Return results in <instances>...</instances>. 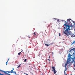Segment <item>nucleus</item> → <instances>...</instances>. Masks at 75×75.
<instances>
[{
    "mask_svg": "<svg viewBox=\"0 0 75 75\" xmlns=\"http://www.w3.org/2000/svg\"><path fill=\"white\" fill-rule=\"evenodd\" d=\"M64 26H66L65 28V27H64L63 30V33L67 36L68 37H69V35L71 36V37H75V35L74 34L71 35L70 34V32H69V30H70V27L71 26H69V25H66V24L64 25ZM64 30H65V31Z\"/></svg>",
    "mask_w": 75,
    "mask_h": 75,
    "instance_id": "1",
    "label": "nucleus"
},
{
    "mask_svg": "<svg viewBox=\"0 0 75 75\" xmlns=\"http://www.w3.org/2000/svg\"><path fill=\"white\" fill-rule=\"evenodd\" d=\"M61 21H65L66 23L64 24H66V25H69V26H72V23L71 22H70V20L69 19L67 20V21H65L64 20H62Z\"/></svg>",
    "mask_w": 75,
    "mask_h": 75,
    "instance_id": "2",
    "label": "nucleus"
},
{
    "mask_svg": "<svg viewBox=\"0 0 75 75\" xmlns=\"http://www.w3.org/2000/svg\"><path fill=\"white\" fill-rule=\"evenodd\" d=\"M51 67L52 69V71L54 72V74H56V72H57V71L55 70V67L52 66Z\"/></svg>",
    "mask_w": 75,
    "mask_h": 75,
    "instance_id": "3",
    "label": "nucleus"
},
{
    "mask_svg": "<svg viewBox=\"0 0 75 75\" xmlns=\"http://www.w3.org/2000/svg\"><path fill=\"white\" fill-rule=\"evenodd\" d=\"M71 54L69 53V54L68 55V59H67V61H69V62L70 61H71V59L70 58H71Z\"/></svg>",
    "mask_w": 75,
    "mask_h": 75,
    "instance_id": "4",
    "label": "nucleus"
},
{
    "mask_svg": "<svg viewBox=\"0 0 75 75\" xmlns=\"http://www.w3.org/2000/svg\"><path fill=\"white\" fill-rule=\"evenodd\" d=\"M8 73H11V74L12 73H13V74H16V72L15 71H7Z\"/></svg>",
    "mask_w": 75,
    "mask_h": 75,
    "instance_id": "5",
    "label": "nucleus"
},
{
    "mask_svg": "<svg viewBox=\"0 0 75 75\" xmlns=\"http://www.w3.org/2000/svg\"><path fill=\"white\" fill-rule=\"evenodd\" d=\"M1 72H4V73H5V74H6V72H7V71H3V70H1Z\"/></svg>",
    "mask_w": 75,
    "mask_h": 75,
    "instance_id": "6",
    "label": "nucleus"
},
{
    "mask_svg": "<svg viewBox=\"0 0 75 75\" xmlns=\"http://www.w3.org/2000/svg\"><path fill=\"white\" fill-rule=\"evenodd\" d=\"M54 20H57V22L59 23V19L57 20V19H55V18H54Z\"/></svg>",
    "mask_w": 75,
    "mask_h": 75,
    "instance_id": "7",
    "label": "nucleus"
},
{
    "mask_svg": "<svg viewBox=\"0 0 75 75\" xmlns=\"http://www.w3.org/2000/svg\"><path fill=\"white\" fill-rule=\"evenodd\" d=\"M45 45H46V46H47V47H48V46H49V45H48V44H45Z\"/></svg>",
    "mask_w": 75,
    "mask_h": 75,
    "instance_id": "8",
    "label": "nucleus"
},
{
    "mask_svg": "<svg viewBox=\"0 0 75 75\" xmlns=\"http://www.w3.org/2000/svg\"><path fill=\"white\" fill-rule=\"evenodd\" d=\"M21 54V52L18 54V55H20Z\"/></svg>",
    "mask_w": 75,
    "mask_h": 75,
    "instance_id": "9",
    "label": "nucleus"
},
{
    "mask_svg": "<svg viewBox=\"0 0 75 75\" xmlns=\"http://www.w3.org/2000/svg\"><path fill=\"white\" fill-rule=\"evenodd\" d=\"M68 65V62H67V63L65 64V65H66L67 66Z\"/></svg>",
    "mask_w": 75,
    "mask_h": 75,
    "instance_id": "10",
    "label": "nucleus"
},
{
    "mask_svg": "<svg viewBox=\"0 0 75 75\" xmlns=\"http://www.w3.org/2000/svg\"><path fill=\"white\" fill-rule=\"evenodd\" d=\"M6 74H7V75H10V74H8V73H7V72H6V73H5Z\"/></svg>",
    "mask_w": 75,
    "mask_h": 75,
    "instance_id": "11",
    "label": "nucleus"
},
{
    "mask_svg": "<svg viewBox=\"0 0 75 75\" xmlns=\"http://www.w3.org/2000/svg\"><path fill=\"white\" fill-rule=\"evenodd\" d=\"M13 69L12 70H11V72H13V71H14V68H13Z\"/></svg>",
    "mask_w": 75,
    "mask_h": 75,
    "instance_id": "12",
    "label": "nucleus"
},
{
    "mask_svg": "<svg viewBox=\"0 0 75 75\" xmlns=\"http://www.w3.org/2000/svg\"><path fill=\"white\" fill-rule=\"evenodd\" d=\"M20 67V64L18 66L17 68H19V67Z\"/></svg>",
    "mask_w": 75,
    "mask_h": 75,
    "instance_id": "13",
    "label": "nucleus"
},
{
    "mask_svg": "<svg viewBox=\"0 0 75 75\" xmlns=\"http://www.w3.org/2000/svg\"><path fill=\"white\" fill-rule=\"evenodd\" d=\"M33 34H34V35H36V34L35 33V32H34Z\"/></svg>",
    "mask_w": 75,
    "mask_h": 75,
    "instance_id": "14",
    "label": "nucleus"
},
{
    "mask_svg": "<svg viewBox=\"0 0 75 75\" xmlns=\"http://www.w3.org/2000/svg\"><path fill=\"white\" fill-rule=\"evenodd\" d=\"M26 61H27V59H26L24 60V62H26Z\"/></svg>",
    "mask_w": 75,
    "mask_h": 75,
    "instance_id": "15",
    "label": "nucleus"
},
{
    "mask_svg": "<svg viewBox=\"0 0 75 75\" xmlns=\"http://www.w3.org/2000/svg\"><path fill=\"white\" fill-rule=\"evenodd\" d=\"M65 68V71H66V70H67V68Z\"/></svg>",
    "mask_w": 75,
    "mask_h": 75,
    "instance_id": "16",
    "label": "nucleus"
},
{
    "mask_svg": "<svg viewBox=\"0 0 75 75\" xmlns=\"http://www.w3.org/2000/svg\"><path fill=\"white\" fill-rule=\"evenodd\" d=\"M8 62V61H7V62L6 63V65H7V63Z\"/></svg>",
    "mask_w": 75,
    "mask_h": 75,
    "instance_id": "17",
    "label": "nucleus"
},
{
    "mask_svg": "<svg viewBox=\"0 0 75 75\" xmlns=\"http://www.w3.org/2000/svg\"><path fill=\"white\" fill-rule=\"evenodd\" d=\"M54 44V43H50V45H52V44Z\"/></svg>",
    "mask_w": 75,
    "mask_h": 75,
    "instance_id": "18",
    "label": "nucleus"
},
{
    "mask_svg": "<svg viewBox=\"0 0 75 75\" xmlns=\"http://www.w3.org/2000/svg\"><path fill=\"white\" fill-rule=\"evenodd\" d=\"M73 50V49H71L69 51L70 52H71V51L72 50Z\"/></svg>",
    "mask_w": 75,
    "mask_h": 75,
    "instance_id": "19",
    "label": "nucleus"
},
{
    "mask_svg": "<svg viewBox=\"0 0 75 75\" xmlns=\"http://www.w3.org/2000/svg\"><path fill=\"white\" fill-rule=\"evenodd\" d=\"M65 68H67V66H66L65 65Z\"/></svg>",
    "mask_w": 75,
    "mask_h": 75,
    "instance_id": "20",
    "label": "nucleus"
},
{
    "mask_svg": "<svg viewBox=\"0 0 75 75\" xmlns=\"http://www.w3.org/2000/svg\"><path fill=\"white\" fill-rule=\"evenodd\" d=\"M64 74H65V70H64Z\"/></svg>",
    "mask_w": 75,
    "mask_h": 75,
    "instance_id": "21",
    "label": "nucleus"
},
{
    "mask_svg": "<svg viewBox=\"0 0 75 75\" xmlns=\"http://www.w3.org/2000/svg\"><path fill=\"white\" fill-rule=\"evenodd\" d=\"M9 59H8V61H8H8H9Z\"/></svg>",
    "mask_w": 75,
    "mask_h": 75,
    "instance_id": "22",
    "label": "nucleus"
},
{
    "mask_svg": "<svg viewBox=\"0 0 75 75\" xmlns=\"http://www.w3.org/2000/svg\"><path fill=\"white\" fill-rule=\"evenodd\" d=\"M24 74H26V75H28V74H27V73H24Z\"/></svg>",
    "mask_w": 75,
    "mask_h": 75,
    "instance_id": "23",
    "label": "nucleus"
},
{
    "mask_svg": "<svg viewBox=\"0 0 75 75\" xmlns=\"http://www.w3.org/2000/svg\"><path fill=\"white\" fill-rule=\"evenodd\" d=\"M59 36H60V35H60V33H59Z\"/></svg>",
    "mask_w": 75,
    "mask_h": 75,
    "instance_id": "24",
    "label": "nucleus"
},
{
    "mask_svg": "<svg viewBox=\"0 0 75 75\" xmlns=\"http://www.w3.org/2000/svg\"><path fill=\"white\" fill-rule=\"evenodd\" d=\"M54 55V52H52V55Z\"/></svg>",
    "mask_w": 75,
    "mask_h": 75,
    "instance_id": "25",
    "label": "nucleus"
},
{
    "mask_svg": "<svg viewBox=\"0 0 75 75\" xmlns=\"http://www.w3.org/2000/svg\"><path fill=\"white\" fill-rule=\"evenodd\" d=\"M25 38L24 37H23V39H24Z\"/></svg>",
    "mask_w": 75,
    "mask_h": 75,
    "instance_id": "26",
    "label": "nucleus"
},
{
    "mask_svg": "<svg viewBox=\"0 0 75 75\" xmlns=\"http://www.w3.org/2000/svg\"><path fill=\"white\" fill-rule=\"evenodd\" d=\"M73 54H75V53H74Z\"/></svg>",
    "mask_w": 75,
    "mask_h": 75,
    "instance_id": "27",
    "label": "nucleus"
},
{
    "mask_svg": "<svg viewBox=\"0 0 75 75\" xmlns=\"http://www.w3.org/2000/svg\"><path fill=\"white\" fill-rule=\"evenodd\" d=\"M49 57H50V56H49Z\"/></svg>",
    "mask_w": 75,
    "mask_h": 75,
    "instance_id": "28",
    "label": "nucleus"
}]
</instances>
